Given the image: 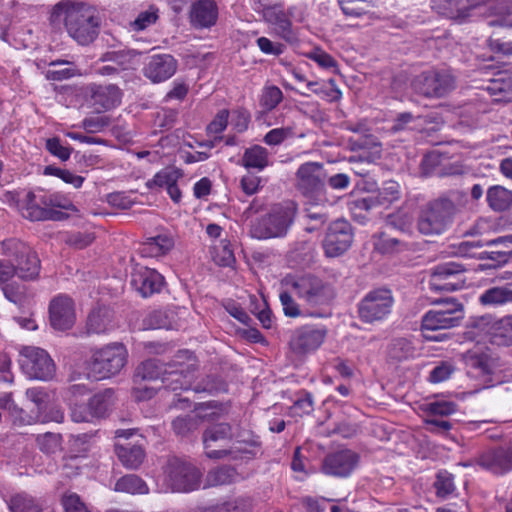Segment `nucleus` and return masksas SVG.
<instances>
[{"instance_id":"1","label":"nucleus","mask_w":512,"mask_h":512,"mask_svg":"<svg viewBox=\"0 0 512 512\" xmlns=\"http://www.w3.org/2000/svg\"><path fill=\"white\" fill-rule=\"evenodd\" d=\"M49 22L55 29L64 28L80 45L92 43L99 33L100 19L97 10L76 0H61L50 12Z\"/></svg>"},{"instance_id":"2","label":"nucleus","mask_w":512,"mask_h":512,"mask_svg":"<svg viewBox=\"0 0 512 512\" xmlns=\"http://www.w3.org/2000/svg\"><path fill=\"white\" fill-rule=\"evenodd\" d=\"M202 441L205 454L211 459H221L234 452L255 457L256 449L260 446L257 438L240 439V435L234 433L233 427L224 422L205 429Z\"/></svg>"},{"instance_id":"3","label":"nucleus","mask_w":512,"mask_h":512,"mask_svg":"<svg viewBox=\"0 0 512 512\" xmlns=\"http://www.w3.org/2000/svg\"><path fill=\"white\" fill-rule=\"evenodd\" d=\"M297 206L293 201H284L271 206L269 212L254 221L250 235L259 240L284 237L296 216Z\"/></svg>"},{"instance_id":"4","label":"nucleus","mask_w":512,"mask_h":512,"mask_svg":"<svg viewBox=\"0 0 512 512\" xmlns=\"http://www.w3.org/2000/svg\"><path fill=\"white\" fill-rule=\"evenodd\" d=\"M128 361V351L124 344L114 342L92 352L86 363L87 378L99 381L120 373Z\"/></svg>"},{"instance_id":"5","label":"nucleus","mask_w":512,"mask_h":512,"mask_svg":"<svg viewBox=\"0 0 512 512\" xmlns=\"http://www.w3.org/2000/svg\"><path fill=\"white\" fill-rule=\"evenodd\" d=\"M457 212V206L448 196L433 199L419 214L418 230L427 236L440 235L452 225Z\"/></svg>"},{"instance_id":"6","label":"nucleus","mask_w":512,"mask_h":512,"mask_svg":"<svg viewBox=\"0 0 512 512\" xmlns=\"http://www.w3.org/2000/svg\"><path fill=\"white\" fill-rule=\"evenodd\" d=\"M284 285L310 306L328 304L334 298L333 287L314 275L291 276L283 280Z\"/></svg>"},{"instance_id":"7","label":"nucleus","mask_w":512,"mask_h":512,"mask_svg":"<svg viewBox=\"0 0 512 512\" xmlns=\"http://www.w3.org/2000/svg\"><path fill=\"white\" fill-rule=\"evenodd\" d=\"M433 303L435 307L425 313L421 324L424 337L429 340L437 338L426 332L456 327L464 318L463 305L454 298L440 299Z\"/></svg>"},{"instance_id":"8","label":"nucleus","mask_w":512,"mask_h":512,"mask_svg":"<svg viewBox=\"0 0 512 512\" xmlns=\"http://www.w3.org/2000/svg\"><path fill=\"white\" fill-rule=\"evenodd\" d=\"M411 87L426 98H442L456 88V78L449 69H431L415 76Z\"/></svg>"},{"instance_id":"9","label":"nucleus","mask_w":512,"mask_h":512,"mask_svg":"<svg viewBox=\"0 0 512 512\" xmlns=\"http://www.w3.org/2000/svg\"><path fill=\"white\" fill-rule=\"evenodd\" d=\"M2 252L13 260L17 275L23 280H33L39 275L40 260L35 251L17 239L2 242Z\"/></svg>"},{"instance_id":"10","label":"nucleus","mask_w":512,"mask_h":512,"mask_svg":"<svg viewBox=\"0 0 512 512\" xmlns=\"http://www.w3.org/2000/svg\"><path fill=\"white\" fill-rule=\"evenodd\" d=\"M165 474L168 486L175 492H189L197 489L202 476L198 468L178 458L168 460Z\"/></svg>"},{"instance_id":"11","label":"nucleus","mask_w":512,"mask_h":512,"mask_svg":"<svg viewBox=\"0 0 512 512\" xmlns=\"http://www.w3.org/2000/svg\"><path fill=\"white\" fill-rule=\"evenodd\" d=\"M19 363L22 371L30 379L46 381L55 373L53 360L45 350L38 347H23L20 351Z\"/></svg>"},{"instance_id":"12","label":"nucleus","mask_w":512,"mask_h":512,"mask_svg":"<svg viewBox=\"0 0 512 512\" xmlns=\"http://www.w3.org/2000/svg\"><path fill=\"white\" fill-rule=\"evenodd\" d=\"M393 302V295L389 289H374L359 302V318L365 323L381 321L391 312Z\"/></svg>"},{"instance_id":"13","label":"nucleus","mask_w":512,"mask_h":512,"mask_svg":"<svg viewBox=\"0 0 512 512\" xmlns=\"http://www.w3.org/2000/svg\"><path fill=\"white\" fill-rule=\"evenodd\" d=\"M465 272V266L458 262L438 264L430 274V289L446 292L460 290L465 286Z\"/></svg>"},{"instance_id":"14","label":"nucleus","mask_w":512,"mask_h":512,"mask_svg":"<svg viewBox=\"0 0 512 512\" xmlns=\"http://www.w3.org/2000/svg\"><path fill=\"white\" fill-rule=\"evenodd\" d=\"M353 241L352 227L346 220H336L330 224L323 240V249L327 257L344 254Z\"/></svg>"},{"instance_id":"15","label":"nucleus","mask_w":512,"mask_h":512,"mask_svg":"<svg viewBox=\"0 0 512 512\" xmlns=\"http://www.w3.org/2000/svg\"><path fill=\"white\" fill-rule=\"evenodd\" d=\"M50 324L55 330L71 329L76 321L75 306L68 296H57L49 305Z\"/></svg>"},{"instance_id":"16","label":"nucleus","mask_w":512,"mask_h":512,"mask_svg":"<svg viewBox=\"0 0 512 512\" xmlns=\"http://www.w3.org/2000/svg\"><path fill=\"white\" fill-rule=\"evenodd\" d=\"M399 194V184L395 181H386L376 194L358 198L351 202L350 209L353 212L357 210L369 211L375 206H388L398 200Z\"/></svg>"},{"instance_id":"17","label":"nucleus","mask_w":512,"mask_h":512,"mask_svg":"<svg viewBox=\"0 0 512 512\" xmlns=\"http://www.w3.org/2000/svg\"><path fill=\"white\" fill-rule=\"evenodd\" d=\"M325 337V329L304 326L294 332L289 345L295 354L304 355L318 349Z\"/></svg>"},{"instance_id":"18","label":"nucleus","mask_w":512,"mask_h":512,"mask_svg":"<svg viewBox=\"0 0 512 512\" xmlns=\"http://www.w3.org/2000/svg\"><path fill=\"white\" fill-rule=\"evenodd\" d=\"M26 218L32 221L41 220H58L60 219L61 212L53 210V206H59L53 199L52 195H43L37 201V196L34 192H28L26 195Z\"/></svg>"},{"instance_id":"19","label":"nucleus","mask_w":512,"mask_h":512,"mask_svg":"<svg viewBox=\"0 0 512 512\" xmlns=\"http://www.w3.org/2000/svg\"><path fill=\"white\" fill-rule=\"evenodd\" d=\"M297 186L307 197L320 194L323 183V165L317 162L302 164L297 171Z\"/></svg>"},{"instance_id":"20","label":"nucleus","mask_w":512,"mask_h":512,"mask_svg":"<svg viewBox=\"0 0 512 512\" xmlns=\"http://www.w3.org/2000/svg\"><path fill=\"white\" fill-rule=\"evenodd\" d=\"M358 463V455L351 450L328 454L322 463V472L335 477H347Z\"/></svg>"},{"instance_id":"21","label":"nucleus","mask_w":512,"mask_h":512,"mask_svg":"<svg viewBox=\"0 0 512 512\" xmlns=\"http://www.w3.org/2000/svg\"><path fill=\"white\" fill-rule=\"evenodd\" d=\"M182 176L183 174L180 169L168 166L157 172L152 179H149L146 182V187L155 191L166 189L171 200L174 203H179L181 201L182 193L177 183Z\"/></svg>"},{"instance_id":"22","label":"nucleus","mask_w":512,"mask_h":512,"mask_svg":"<svg viewBox=\"0 0 512 512\" xmlns=\"http://www.w3.org/2000/svg\"><path fill=\"white\" fill-rule=\"evenodd\" d=\"M164 283V277L148 267L137 268L131 276L132 287L144 298L159 293Z\"/></svg>"},{"instance_id":"23","label":"nucleus","mask_w":512,"mask_h":512,"mask_svg":"<svg viewBox=\"0 0 512 512\" xmlns=\"http://www.w3.org/2000/svg\"><path fill=\"white\" fill-rule=\"evenodd\" d=\"M177 70V60L170 54H156L148 58L144 66V75L153 83L171 78Z\"/></svg>"},{"instance_id":"24","label":"nucleus","mask_w":512,"mask_h":512,"mask_svg":"<svg viewBox=\"0 0 512 512\" xmlns=\"http://www.w3.org/2000/svg\"><path fill=\"white\" fill-rule=\"evenodd\" d=\"M90 93V103L97 112L110 110L121 101V91L116 85H93Z\"/></svg>"},{"instance_id":"25","label":"nucleus","mask_w":512,"mask_h":512,"mask_svg":"<svg viewBox=\"0 0 512 512\" xmlns=\"http://www.w3.org/2000/svg\"><path fill=\"white\" fill-rule=\"evenodd\" d=\"M264 18L274 27V32L289 43L297 41V35L292 28V22L280 5L264 9Z\"/></svg>"},{"instance_id":"26","label":"nucleus","mask_w":512,"mask_h":512,"mask_svg":"<svg viewBox=\"0 0 512 512\" xmlns=\"http://www.w3.org/2000/svg\"><path fill=\"white\" fill-rule=\"evenodd\" d=\"M432 8L439 14L450 19H462L469 16L470 11L477 8L480 0H432Z\"/></svg>"},{"instance_id":"27","label":"nucleus","mask_w":512,"mask_h":512,"mask_svg":"<svg viewBox=\"0 0 512 512\" xmlns=\"http://www.w3.org/2000/svg\"><path fill=\"white\" fill-rule=\"evenodd\" d=\"M488 249L481 252V259L491 260L494 268L506 264L512 254V236L499 237L485 244Z\"/></svg>"},{"instance_id":"28","label":"nucleus","mask_w":512,"mask_h":512,"mask_svg":"<svg viewBox=\"0 0 512 512\" xmlns=\"http://www.w3.org/2000/svg\"><path fill=\"white\" fill-rule=\"evenodd\" d=\"M207 407L208 405L201 404L196 408V412L194 414L176 417L171 423V427L175 435L179 437H187L196 431L201 423L210 416L207 413H202V411Z\"/></svg>"},{"instance_id":"29","label":"nucleus","mask_w":512,"mask_h":512,"mask_svg":"<svg viewBox=\"0 0 512 512\" xmlns=\"http://www.w3.org/2000/svg\"><path fill=\"white\" fill-rule=\"evenodd\" d=\"M113 319V311L109 307H95L87 317V334H102L110 331L114 326Z\"/></svg>"},{"instance_id":"30","label":"nucleus","mask_w":512,"mask_h":512,"mask_svg":"<svg viewBox=\"0 0 512 512\" xmlns=\"http://www.w3.org/2000/svg\"><path fill=\"white\" fill-rule=\"evenodd\" d=\"M486 90L495 101H512V70L498 71Z\"/></svg>"},{"instance_id":"31","label":"nucleus","mask_w":512,"mask_h":512,"mask_svg":"<svg viewBox=\"0 0 512 512\" xmlns=\"http://www.w3.org/2000/svg\"><path fill=\"white\" fill-rule=\"evenodd\" d=\"M218 10L213 0H198L192 5L191 21L197 27H210L216 23Z\"/></svg>"},{"instance_id":"32","label":"nucleus","mask_w":512,"mask_h":512,"mask_svg":"<svg viewBox=\"0 0 512 512\" xmlns=\"http://www.w3.org/2000/svg\"><path fill=\"white\" fill-rule=\"evenodd\" d=\"M481 465L495 474H502L512 469V451L497 449L484 455Z\"/></svg>"},{"instance_id":"33","label":"nucleus","mask_w":512,"mask_h":512,"mask_svg":"<svg viewBox=\"0 0 512 512\" xmlns=\"http://www.w3.org/2000/svg\"><path fill=\"white\" fill-rule=\"evenodd\" d=\"M115 449L120 462L129 469L138 468L145 457L141 445L117 444Z\"/></svg>"},{"instance_id":"34","label":"nucleus","mask_w":512,"mask_h":512,"mask_svg":"<svg viewBox=\"0 0 512 512\" xmlns=\"http://www.w3.org/2000/svg\"><path fill=\"white\" fill-rule=\"evenodd\" d=\"M241 161L247 169L262 171L270 164L269 152L265 147L254 145L244 151Z\"/></svg>"},{"instance_id":"35","label":"nucleus","mask_w":512,"mask_h":512,"mask_svg":"<svg viewBox=\"0 0 512 512\" xmlns=\"http://www.w3.org/2000/svg\"><path fill=\"white\" fill-rule=\"evenodd\" d=\"M174 246V239L170 235L160 234L148 238L142 245V253L148 257L165 255Z\"/></svg>"},{"instance_id":"36","label":"nucleus","mask_w":512,"mask_h":512,"mask_svg":"<svg viewBox=\"0 0 512 512\" xmlns=\"http://www.w3.org/2000/svg\"><path fill=\"white\" fill-rule=\"evenodd\" d=\"M114 394L112 388H106L93 395L88 403L92 416L104 417L114 404Z\"/></svg>"},{"instance_id":"37","label":"nucleus","mask_w":512,"mask_h":512,"mask_svg":"<svg viewBox=\"0 0 512 512\" xmlns=\"http://www.w3.org/2000/svg\"><path fill=\"white\" fill-rule=\"evenodd\" d=\"M487 202L494 211H505L512 204V191L503 186H492L487 191Z\"/></svg>"},{"instance_id":"38","label":"nucleus","mask_w":512,"mask_h":512,"mask_svg":"<svg viewBox=\"0 0 512 512\" xmlns=\"http://www.w3.org/2000/svg\"><path fill=\"white\" fill-rule=\"evenodd\" d=\"M482 305H503L512 302V289L507 286H496L485 290L479 297Z\"/></svg>"},{"instance_id":"39","label":"nucleus","mask_w":512,"mask_h":512,"mask_svg":"<svg viewBox=\"0 0 512 512\" xmlns=\"http://www.w3.org/2000/svg\"><path fill=\"white\" fill-rule=\"evenodd\" d=\"M50 68L46 72V78L51 81H62L79 75L78 69L70 62L57 60L50 63Z\"/></svg>"},{"instance_id":"40","label":"nucleus","mask_w":512,"mask_h":512,"mask_svg":"<svg viewBox=\"0 0 512 512\" xmlns=\"http://www.w3.org/2000/svg\"><path fill=\"white\" fill-rule=\"evenodd\" d=\"M115 490L130 494H145L148 492V487L139 476L129 474L117 480Z\"/></svg>"},{"instance_id":"41","label":"nucleus","mask_w":512,"mask_h":512,"mask_svg":"<svg viewBox=\"0 0 512 512\" xmlns=\"http://www.w3.org/2000/svg\"><path fill=\"white\" fill-rule=\"evenodd\" d=\"M191 375L184 374V370L167 371L165 369L162 377V383L169 390L176 391L178 389L187 390L191 386Z\"/></svg>"},{"instance_id":"42","label":"nucleus","mask_w":512,"mask_h":512,"mask_svg":"<svg viewBox=\"0 0 512 512\" xmlns=\"http://www.w3.org/2000/svg\"><path fill=\"white\" fill-rule=\"evenodd\" d=\"M39 449L46 454H55L62 450V436L59 433L46 432L36 438Z\"/></svg>"},{"instance_id":"43","label":"nucleus","mask_w":512,"mask_h":512,"mask_svg":"<svg viewBox=\"0 0 512 512\" xmlns=\"http://www.w3.org/2000/svg\"><path fill=\"white\" fill-rule=\"evenodd\" d=\"M11 512H41V506L32 497L26 494H18L11 497L9 501Z\"/></svg>"},{"instance_id":"44","label":"nucleus","mask_w":512,"mask_h":512,"mask_svg":"<svg viewBox=\"0 0 512 512\" xmlns=\"http://www.w3.org/2000/svg\"><path fill=\"white\" fill-rule=\"evenodd\" d=\"M165 369L158 364L156 360H146L142 362L135 374L136 379L145 380H156L160 376L163 377Z\"/></svg>"},{"instance_id":"45","label":"nucleus","mask_w":512,"mask_h":512,"mask_svg":"<svg viewBox=\"0 0 512 512\" xmlns=\"http://www.w3.org/2000/svg\"><path fill=\"white\" fill-rule=\"evenodd\" d=\"M484 246L480 241H462L451 246V254L458 257L480 258L481 248Z\"/></svg>"},{"instance_id":"46","label":"nucleus","mask_w":512,"mask_h":512,"mask_svg":"<svg viewBox=\"0 0 512 512\" xmlns=\"http://www.w3.org/2000/svg\"><path fill=\"white\" fill-rule=\"evenodd\" d=\"M339 4L343 13L350 17H360L373 8L367 0H339Z\"/></svg>"},{"instance_id":"47","label":"nucleus","mask_w":512,"mask_h":512,"mask_svg":"<svg viewBox=\"0 0 512 512\" xmlns=\"http://www.w3.org/2000/svg\"><path fill=\"white\" fill-rule=\"evenodd\" d=\"M463 360L467 367L478 370L480 374L485 375L491 372V365L487 355L468 351L463 355Z\"/></svg>"},{"instance_id":"48","label":"nucleus","mask_w":512,"mask_h":512,"mask_svg":"<svg viewBox=\"0 0 512 512\" xmlns=\"http://www.w3.org/2000/svg\"><path fill=\"white\" fill-rule=\"evenodd\" d=\"M412 222V216L405 210H398L395 213L389 214L386 219V223L388 226L395 228L401 232H410Z\"/></svg>"},{"instance_id":"49","label":"nucleus","mask_w":512,"mask_h":512,"mask_svg":"<svg viewBox=\"0 0 512 512\" xmlns=\"http://www.w3.org/2000/svg\"><path fill=\"white\" fill-rule=\"evenodd\" d=\"M213 259L219 266L231 267L235 263V256L230 243L222 241L219 246L214 247Z\"/></svg>"},{"instance_id":"50","label":"nucleus","mask_w":512,"mask_h":512,"mask_svg":"<svg viewBox=\"0 0 512 512\" xmlns=\"http://www.w3.org/2000/svg\"><path fill=\"white\" fill-rule=\"evenodd\" d=\"M234 477V470L232 468L223 466L210 470L206 477L208 486H217L230 483Z\"/></svg>"},{"instance_id":"51","label":"nucleus","mask_w":512,"mask_h":512,"mask_svg":"<svg viewBox=\"0 0 512 512\" xmlns=\"http://www.w3.org/2000/svg\"><path fill=\"white\" fill-rule=\"evenodd\" d=\"M283 99V93L277 86H267L263 89L260 105L267 111L273 110Z\"/></svg>"},{"instance_id":"52","label":"nucleus","mask_w":512,"mask_h":512,"mask_svg":"<svg viewBox=\"0 0 512 512\" xmlns=\"http://www.w3.org/2000/svg\"><path fill=\"white\" fill-rule=\"evenodd\" d=\"M414 348L411 343L404 338L394 340L389 346V355L392 359L401 361L413 355Z\"/></svg>"},{"instance_id":"53","label":"nucleus","mask_w":512,"mask_h":512,"mask_svg":"<svg viewBox=\"0 0 512 512\" xmlns=\"http://www.w3.org/2000/svg\"><path fill=\"white\" fill-rule=\"evenodd\" d=\"M65 512H91L87 504L74 492H66L61 498Z\"/></svg>"},{"instance_id":"54","label":"nucleus","mask_w":512,"mask_h":512,"mask_svg":"<svg viewBox=\"0 0 512 512\" xmlns=\"http://www.w3.org/2000/svg\"><path fill=\"white\" fill-rule=\"evenodd\" d=\"M490 49L498 54L512 55V40L507 39L500 31L494 32L488 40Z\"/></svg>"},{"instance_id":"55","label":"nucleus","mask_w":512,"mask_h":512,"mask_svg":"<svg viewBox=\"0 0 512 512\" xmlns=\"http://www.w3.org/2000/svg\"><path fill=\"white\" fill-rule=\"evenodd\" d=\"M424 411L431 416H449L457 411V405L451 401H434L425 405Z\"/></svg>"},{"instance_id":"56","label":"nucleus","mask_w":512,"mask_h":512,"mask_svg":"<svg viewBox=\"0 0 512 512\" xmlns=\"http://www.w3.org/2000/svg\"><path fill=\"white\" fill-rule=\"evenodd\" d=\"M158 18V9L151 6L148 10L142 11L138 14L136 19L131 23V27L134 31H142L154 24Z\"/></svg>"},{"instance_id":"57","label":"nucleus","mask_w":512,"mask_h":512,"mask_svg":"<svg viewBox=\"0 0 512 512\" xmlns=\"http://www.w3.org/2000/svg\"><path fill=\"white\" fill-rule=\"evenodd\" d=\"M434 486L438 496L446 497L452 494L455 490L453 475L447 471L438 472Z\"/></svg>"},{"instance_id":"58","label":"nucleus","mask_w":512,"mask_h":512,"mask_svg":"<svg viewBox=\"0 0 512 512\" xmlns=\"http://www.w3.org/2000/svg\"><path fill=\"white\" fill-rule=\"evenodd\" d=\"M44 172L47 175H54L59 177L65 183L71 184L75 188L81 187L82 183L84 182V178L82 176L76 175L69 170L47 166Z\"/></svg>"},{"instance_id":"59","label":"nucleus","mask_w":512,"mask_h":512,"mask_svg":"<svg viewBox=\"0 0 512 512\" xmlns=\"http://www.w3.org/2000/svg\"><path fill=\"white\" fill-rule=\"evenodd\" d=\"M312 92L329 102L338 101L342 96V93L337 88L334 79H329L327 83L320 84L317 89H312Z\"/></svg>"},{"instance_id":"60","label":"nucleus","mask_w":512,"mask_h":512,"mask_svg":"<svg viewBox=\"0 0 512 512\" xmlns=\"http://www.w3.org/2000/svg\"><path fill=\"white\" fill-rule=\"evenodd\" d=\"M26 396L36 405L39 413L46 409L50 400L49 393L42 387H32L27 389Z\"/></svg>"},{"instance_id":"61","label":"nucleus","mask_w":512,"mask_h":512,"mask_svg":"<svg viewBox=\"0 0 512 512\" xmlns=\"http://www.w3.org/2000/svg\"><path fill=\"white\" fill-rule=\"evenodd\" d=\"M307 58L313 60L316 62L320 67L325 69H337V62L336 60L326 53L324 50L316 48L309 53L306 54Z\"/></svg>"},{"instance_id":"62","label":"nucleus","mask_w":512,"mask_h":512,"mask_svg":"<svg viewBox=\"0 0 512 512\" xmlns=\"http://www.w3.org/2000/svg\"><path fill=\"white\" fill-rule=\"evenodd\" d=\"M455 368L449 362H441L439 365L435 366L429 374V381L432 383H440L452 375Z\"/></svg>"},{"instance_id":"63","label":"nucleus","mask_w":512,"mask_h":512,"mask_svg":"<svg viewBox=\"0 0 512 512\" xmlns=\"http://www.w3.org/2000/svg\"><path fill=\"white\" fill-rule=\"evenodd\" d=\"M292 135L293 129L290 127L275 128L264 136V142L267 145H279Z\"/></svg>"},{"instance_id":"64","label":"nucleus","mask_w":512,"mask_h":512,"mask_svg":"<svg viewBox=\"0 0 512 512\" xmlns=\"http://www.w3.org/2000/svg\"><path fill=\"white\" fill-rule=\"evenodd\" d=\"M253 507L252 499L249 497H239L224 505L225 512H251Z\"/></svg>"}]
</instances>
